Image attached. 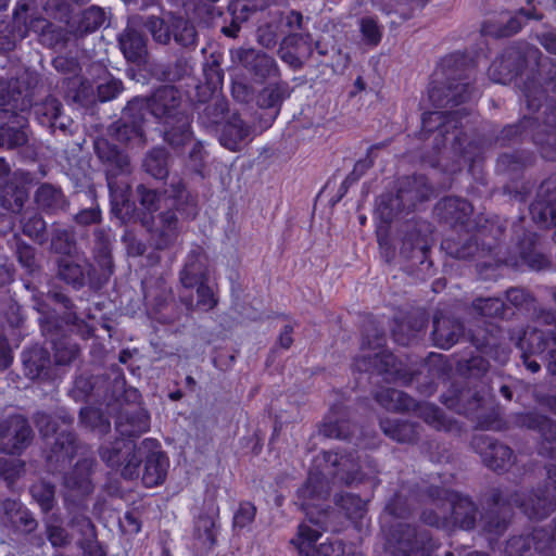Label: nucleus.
I'll return each mask as SVG.
<instances>
[{
	"label": "nucleus",
	"mask_w": 556,
	"mask_h": 556,
	"mask_svg": "<svg viewBox=\"0 0 556 556\" xmlns=\"http://www.w3.org/2000/svg\"><path fill=\"white\" fill-rule=\"evenodd\" d=\"M519 345L523 352L541 355L556 345V331L533 328L525 333Z\"/></svg>",
	"instance_id": "49"
},
{
	"label": "nucleus",
	"mask_w": 556,
	"mask_h": 556,
	"mask_svg": "<svg viewBox=\"0 0 556 556\" xmlns=\"http://www.w3.org/2000/svg\"><path fill=\"white\" fill-rule=\"evenodd\" d=\"M434 212L439 223L465 230V233L444 238L441 248L456 260H473L478 256L476 269L483 280H496L503 265L536 271L552 266L551 260L538 250L539 236L532 231H525L516 244V255L507 256L503 250L506 223L498 215H478L473 231L470 232L473 205L466 199L444 197L435 204Z\"/></svg>",
	"instance_id": "2"
},
{
	"label": "nucleus",
	"mask_w": 556,
	"mask_h": 556,
	"mask_svg": "<svg viewBox=\"0 0 556 556\" xmlns=\"http://www.w3.org/2000/svg\"><path fill=\"white\" fill-rule=\"evenodd\" d=\"M105 22V12L102 8L91 5L67 20V27L74 39H83L96 33Z\"/></svg>",
	"instance_id": "32"
},
{
	"label": "nucleus",
	"mask_w": 556,
	"mask_h": 556,
	"mask_svg": "<svg viewBox=\"0 0 556 556\" xmlns=\"http://www.w3.org/2000/svg\"><path fill=\"white\" fill-rule=\"evenodd\" d=\"M431 193V185L425 175L404 176L397 179L395 193L381 195L377 211L388 215L389 219L396 218L401 214L414 212L419 204L430 199Z\"/></svg>",
	"instance_id": "7"
},
{
	"label": "nucleus",
	"mask_w": 556,
	"mask_h": 556,
	"mask_svg": "<svg viewBox=\"0 0 556 556\" xmlns=\"http://www.w3.org/2000/svg\"><path fill=\"white\" fill-rule=\"evenodd\" d=\"M36 425L43 438L55 434L49 454L47 455V460L49 463L55 462L61 467L70 465L78 451L76 433L73 430L56 432L55 421L47 414H39L36 417Z\"/></svg>",
	"instance_id": "14"
},
{
	"label": "nucleus",
	"mask_w": 556,
	"mask_h": 556,
	"mask_svg": "<svg viewBox=\"0 0 556 556\" xmlns=\"http://www.w3.org/2000/svg\"><path fill=\"white\" fill-rule=\"evenodd\" d=\"M96 462L91 457L79 458L71 471L64 476V485L80 495H89L94 490L91 476Z\"/></svg>",
	"instance_id": "34"
},
{
	"label": "nucleus",
	"mask_w": 556,
	"mask_h": 556,
	"mask_svg": "<svg viewBox=\"0 0 556 556\" xmlns=\"http://www.w3.org/2000/svg\"><path fill=\"white\" fill-rule=\"evenodd\" d=\"M478 505L469 495L460 492L452 493L450 513L447 514V530L471 531L476 528Z\"/></svg>",
	"instance_id": "26"
},
{
	"label": "nucleus",
	"mask_w": 556,
	"mask_h": 556,
	"mask_svg": "<svg viewBox=\"0 0 556 556\" xmlns=\"http://www.w3.org/2000/svg\"><path fill=\"white\" fill-rule=\"evenodd\" d=\"M249 136V128L239 113L231 116L222 125L220 144L230 151H237L240 143Z\"/></svg>",
	"instance_id": "46"
},
{
	"label": "nucleus",
	"mask_w": 556,
	"mask_h": 556,
	"mask_svg": "<svg viewBox=\"0 0 556 556\" xmlns=\"http://www.w3.org/2000/svg\"><path fill=\"white\" fill-rule=\"evenodd\" d=\"M387 336L382 328L370 326L362 332V350L375 351L374 354H362L354 357L352 367L355 371L378 375L388 383L408 387L417 376V370L399 359L386 350Z\"/></svg>",
	"instance_id": "5"
},
{
	"label": "nucleus",
	"mask_w": 556,
	"mask_h": 556,
	"mask_svg": "<svg viewBox=\"0 0 556 556\" xmlns=\"http://www.w3.org/2000/svg\"><path fill=\"white\" fill-rule=\"evenodd\" d=\"M530 215L542 228L556 227V172L545 178L529 206Z\"/></svg>",
	"instance_id": "17"
},
{
	"label": "nucleus",
	"mask_w": 556,
	"mask_h": 556,
	"mask_svg": "<svg viewBox=\"0 0 556 556\" xmlns=\"http://www.w3.org/2000/svg\"><path fill=\"white\" fill-rule=\"evenodd\" d=\"M293 88L288 81L279 80L265 86L256 96V104L260 109L269 110L270 124L280 113L282 103L290 98Z\"/></svg>",
	"instance_id": "35"
},
{
	"label": "nucleus",
	"mask_w": 556,
	"mask_h": 556,
	"mask_svg": "<svg viewBox=\"0 0 556 556\" xmlns=\"http://www.w3.org/2000/svg\"><path fill=\"white\" fill-rule=\"evenodd\" d=\"M510 307L501 298L478 296L470 304L471 312L480 317L506 319Z\"/></svg>",
	"instance_id": "53"
},
{
	"label": "nucleus",
	"mask_w": 556,
	"mask_h": 556,
	"mask_svg": "<svg viewBox=\"0 0 556 556\" xmlns=\"http://www.w3.org/2000/svg\"><path fill=\"white\" fill-rule=\"evenodd\" d=\"M3 508L5 515L10 518V521L17 530L30 533L37 528V520L34 518L30 510L23 507L20 502L15 500H5L3 502Z\"/></svg>",
	"instance_id": "52"
},
{
	"label": "nucleus",
	"mask_w": 556,
	"mask_h": 556,
	"mask_svg": "<svg viewBox=\"0 0 556 556\" xmlns=\"http://www.w3.org/2000/svg\"><path fill=\"white\" fill-rule=\"evenodd\" d=\"M440 402L450 410L469 419L484 408L485 392L482 387L479 388L468 381H453L441 394Z\"/></svg>",
	"instance_id": "12"
},
{
	"label": "nucleus",
	"mask_w": 556,
	"mask_h": 556,
	"mask_svg": "<svg viewBox=\"0 0 556 556\" xmlns=\"http://www.w3.org/2000/svg\"><path fill=\"white\" fill-rule=\"evenodd\" d=\"M471 445L481 456L484 466L495 472H505L513 465L514 451L490 435H475Z\"/></svg>",
	"instance_id": "18"
},
{
	"label": "nucleus",
	"mask_w": 556,
	"mask_h": 556,
	"mask_svg": "<svg viewBox=\"0 0 556 556\" xmlns=\"http://www.w3.org/2000/svg\"><path fill=\"white\" fill-rule=\"evenodd\" d=\"M522 18L541 22L544 18V14L534 7L531 9L519 8L506 23H497L492 20L483 21L480 31L483 36L496 39L509 38L517 35L523 28L525 23Z\"/></svg>",
	"instance_id": "25"
},
{
	"label": "nucleus",
	"mask_w": 556,
	"mask_h": 556,
	"mask_svg": "<svg viewBox=\"0 0 556 556\" xmlns=\"http://www.w3.org/2000/svg\"><path fill=\"white\" fill-rule=\"evenodd\" d=\"M79 422L101 435L111 431V421L109 417L97 407L86 406L80 408Z\"/></svg>",
	"instance_id": "58"
},
{
	"label": "nucleus",
	"mask_w": 556,
	"mask_h": 556,
	"mask_svg": "<svg viewBox=\"0 0 556 556\" xmlns=\"http://www.w3.org/2000/svg\"><path fill=\"white\" fill-rule=\"evenodd\" d=\"M99 455L108 467L121 469L125 480L134 481L141 473V482L146 488L162 485L166 480L169 459L156 439L146 438L139 445L114 440L102 444Z\"/></svg>",
	"instance_id": "4"
},
{
	"label": "nucleus",
	"mask_w": 556,
	"mask_h": 556,
	"mask_svg": "<svg viewBox=\"0 0 556 556\" xmlns=\"http://www.w3.org/2000/svg\"><path fill=\"white\" fill-rule=\"evenodd\" d=\"M42 22L43 24L38 34V40L43 47L48 49H63L71 39H74L70 27H62L47 20Z\"/></svg>",
	"instance_id": "50"
},
{
	"label": "nucleus",
	"mask_w": 556,
	"mask_h": 556,
	"mask_svg": "<svg viewBox=\"0 0 556 556\" xmlns=\"http://www.w3.org/2000/svg\"><path fill=\"white\" fill-rule=\"evenodd\" d=\"M219 519V506L214 501L204 503L199 515L194 518V533L199 539L214 546L217 543V520Z\"/></svg>",
	"instance_id": "39"
},
{
	"label": "nucleus",
	"mask_w": 556,
	"mask_h": 556,
	"mask_svg": "<svg viewBox=\"0 0 556 556\" xmlns=\"http://www.w3.org/2000/svg\"><path fill=\"white\" fill-rule=\"evenodd\" d=\"M489 76L494 83L516 84L526 108L539 112L546 92L556 93V63L541 61V52L528 43L516 42L506 47L491 63Z\"/></svg>",
	"instance_id": "3"
},
{
	"label": "nucleus",
	"mask_w": 556,
	"mask_h": 556,
	"mask_svg": "<svg viewBox=\"0 0 556 556\" xmlns=\"http://www.w3.org/2000/svg\"><path fill=\"white\" fill-rule=\"evenodd\" d=\"M513 502L521 508L530 519L544 520L556 510V465L547 467V479L532 489L527 498Z\"/></svg>",
	"instance_id": "11"
},
{
	"label": "nucleus",
	"mask_w": 556,
	"mask_h": 556,
	"mask_svg": "<svg viewBox=\"0 0 556 556\" xmlns=\"http://www.w3.org/2000/svg\"><path fill=\"white\" fill-rule=\"evenodd\" d=\"M256 7L249 0H230L227 10L223 13L224 25L220 31L228 38H236L241 29V25L249 20Z\"/></svg>",
	"instance_id": "36"
},
{
	"label": "nucleus",
	"mask_w": 556,
	"mask_h": 556,
	"mask_svg": "<svg viewBox=\"0 0 556 556\" xmlns=\"http://www.w3.org/2000/svg\"><path fill=\"white\" fill-rule=\"evenodd\" d=\"M318 457H321L325 468L332 479L346 486L357 485L366 481H369L372 486L377 485L376 477H368L362 471L354 452L345 450L321 451Z\"/></svg>",
	"instance_id": "10"
},
{
	"label": "nucleus",
	"mask_w": 556,
	"mask_h": 556,
	"mask_svg": "<svg viewBox=\"0 0 556 556\" xmlns=\"http://www.w3.org/2000/svg\"><path fill=\"white\" fill-rule=\"evenodd\" d=\"M380 223L376 226V239L379 254L387 264H392L396 257V247L393 242L391 224L394 218H388V215L379 214Z\"/></svg>",
	"instance_id": "51"
},
{
	"label": "nucleus",
	"mask_w": 556,
	"mask_h": 556,
	"mask_svg": "<svg viewBox=\"0 0 556 556\" xmlns=\"http://www.w3.org/2000/svg\"><path fill=\"white\" fill-rule=\"evenodd\" d=\"M29 191L24 182L9 179L0 185V206L11 213L22 212Z\"/></svg>",
	"instance_id": "42"
},
{
	"label": "nucleus",
	"mask_w": 556,
	"mask_h": 556,
	"mask_svg": "<svg viewBox=\"0 0 556 556\" xmlns=\"http://www.w3.org/2000/svg\"><path fill=\"white\" fill-rule=\"evenodd\" d=\"M179 280L187 289H193L195 285L208 281L207 260L200 245L187 254Z\"/></svg>",
	"instance_id": "30"
},
{
	"label": "nucleus",
	"mask_w": 556,
	"mask_h": 556,
	"mask_svg": "<svg viewBox=\"0 0 556 556\" xmlns=\"http://www.w3.org/2000/svg\"><path fill=\"white\" fill-rule=\"evenodd\" d=\"M510 521V511L485 508L480 515V534L485 538L489 545L493 548L507 531Z\"/></svg>",
	"instance_id": "31"
},
{
	"label": "nucleus",
	"mask_w": 556,
	"mask_h": 556,
	"mask_svg": "<svg viewBox=\"0 0 556 556\" xmlns=\"http://www.w3.org/2000/svg\"><path fill=\"white\" fill-rule=\"evenodd\" d=\"M150 113L149 97H135L129 100L123 110V118L143 127L147 114Z\"/></svg>",
	"instance_id": "64"
},
{
	"label": "nucleus",
	"mask_w": 556,
	"mask_h": 556,
	"mask_svg": "<svg viewBox=\"0 0 556 556\" xmlns=\"http://www.w3.org/2000/svg\"><path fill=\"white\" fill-rule=\"evenodd\" d=\"M321 536V530L311 527L306 522H301L298 527L296 535L291 540V544L295 546L300 556L313 555L316 542Z\"/></svg>",
	"instance_id": "55"
},
{
	"label": "nucleus",
	"mask_w": 556,
	"mask_h": 556,
	"mask_svg": "<svg viewBox=\"0 0 556 556\" xmlns=\"http://www.w3.org/2000/svg\"><path fill=\"white\" fill-rule=\"evenodd\" d=\"M334 504L353 522L362 520L367 513V501H364L354 493H337L334 495Z\"/></svg>",
	"instance_id": "54"
},
{
	"label": "nucleus",
	"mask_w": 556,
	"mask_h": 556,
	"mask_svg": "<svg viewBox=\"0 0 556 556\" xmlns=\"http://www.w3.org/2000/svg\"><path fill=\"white\" fill-rule=\"evenodd\" d=\"M225 73L218 61L205 63L203 66V81H199L194 88L192 100L204 103L222 89Z\"/></svg>",
	"instance_id": "38"
},
{
	"label": "nucleus",
	"mask_w": 556,
	"mask_h": 556,
	"mask_svg": "<svg viewBox=\"0 0 556 556\" xmlns=\"http://www.w3.org/2000/svg\"><path fill=\"white\" fill-rule=\"evenodd\" d=\"M151 417L142 407L121 408L115 419V430L121 438L116 440L132 442L150 430Z\"/></svg>",
	"instance_id": "23"
},
{
	"label": "nucleus",
	"mask_w": 556,
	"mask_h": 556,
	"mask_svg": "<svg viewBox=\"0 0 556 556\" xmlns=\"http://www.w3.org/2000/svg\"><path fill=\"white\" fill-rule=\"evenodd\" d=\"M379 426L382 432L397 443L415 444L419 440V428L417 422L402 419L380 418Z\"/></svg>",
	"instance_id": "41"
},
{
	"label": "nucleus",
	"mask_w": 556,
	"mask_h": 556,
	"mask_svg": "<svg viewBox=\"0 0 556 556\" xmlns=\"http://www.w3.org/2000/svg\"><path fill=\"white\" fill-rule=\"evenodd\" d=\"M110 192L111 213L123 224L135 218L137 206L131 199V187L128 181L108 187Z\"/></svg>",
	"instance_id": "37"
},
{
	"label": "nucleus",
	"mask_w": 556,
	"mask_h": 556,
	"mask_svg": "<svg viewBox=\"0 0 556 556\" xmlns=\"http://www.w3.org/2000/svg\"><path fill=\"white\" fill-rule=\"evenodd\" d=\"M190 100L193 103V110L198 113V123L205 128H213L222 124L228 113V101L225 98L200 103L192 100V96H190Z\"/></svg>",
	"instance_id": "43"
},
{
	"label": "nucleus",
	"mask_w": 556,
	"mask_h": 556,
	"mask_svg": "<svg viewBox=\"0 0 556 556\" xmlns=\"http://www.w3.org/2000/svg\"><path fill=\"white\" fill-rule=\"evenodd\" d=\"M22 363L25 376L30 380L43 382L54 379L51 355L48 349L34 344L22 352Z\"/></svg>",
	"instance_id": "27"
},
{
	"label": "nucleus",
	"mask_w": 556,
	"mask_h": 556,
	"mask_svg": "<svg viewBox=\"0 0 556 556\" xmlns=\"http://www.w3.org/2000/svg\"><path fill=\"white\" fill-rule=\"evenodd\" d=\"M173 37L174 41L185 48L195 47L198 41V33L194 25L181 17L173 16Z\"/></svg>",
	"instance_id": "59"
},
{
	"label": "nucleus",
	"mask_w": 556,
	"mask_h": 556,
	"mask_svg": "<svg viewBox=\"0 0 556 556\" xmlns=\"http://www.w3.org/2000/svg\"><path fill=\"white\" fill-rule=\"evenodd\" d=\"M34 431L23 415H13L0 421V452L20 456L29 446Z\"/></svg>",
	"instance_id": "16"
},
{
	"label": "nucleus",
	"mask_w": 556,
	"mask_h": 556,
	"mask_svg": "<svg viewBox=\"0 0 556 556\" xmlns=\"http://www.w3.org/2000/svg\"><path fill=\"white\" fill-rule=\"evenodd\" d=\"M434 228L426 219L412 217L404 220L399 229L400 255L419 266V270L427 275L434 273L433 262L430 258L432 247V233Z\"/></svg>",
	"instance_id": "8"
},
{
	"label": "nucleus",
	"mask_w": 556,
	"mask_h": 556,
	"mask_svg": "<svg viewBox=\"0 0 556 556\" xmlns=\"http://www.w3.org/2000/svg\"><path fill=\"white\" fill-rule=\"evenodd\" d=\"M150 114L163 125L164 141L173 149L184 148L192 141L193 115L181 108L182 96L175 86L164 85L149 97Z\"/></svg>",
	"instance_id": "6"
},
{
	"label": "nucleus",
	"mask_w": 556,
	"mask_h": 556,
	"mask_svg": "<svg viewBox=\"0 0 556 556\" xmlns=\"http://www.w3.org/2000/svg\"><path fill=\"white\" fill-rule=\"evenodd\" d=\"M94 152L104 167L108 187L128 181L131 168L129 156L124 150L100 138L94 141Z\"/></svg>",
	"instance_id": "15"
},
{
	"label": "nucleus",
	"mask_w": 556,
	"mask_h": 556,
	"mask_svg": "<svg viewBox=\"0 0 556 556\" xmlns=\"http://www.w3.org/2000/svg\"><path fill=\"white\" fill-rule=\"evenodd\" d=\"M465 337V325L458 317L437 311L432 320L431 340L434 346L450 350Z\"/></svg>",
	"instance_id": "24"
},
{
	"label": "nucleus",
	"mask_w": 556,
	"mask_h": 556,
	"mask_svg": "<svg viewBox=\"0 0 556 556\" xmlns=\"http://www.w3.org/2000/svg\"><path fill=\"white\" fill-rule=\"evenodd\" d=\"M118 47L127 62L142 65L148 60V38L136 28L127 26L118 35Z\"/></svg>",
	"instance_id": "29"
},
{
	"label": "nucleus",
	"mask_w": 556,
	"mask_h": 556,
	"mask_svg": "<svg viewBox=\"0 0 556 556\" xmlns=\"http://www.w3.org/2000/svg\"><path fill=\"white\" fill-rule=\"evenodd\" d=\"M236 59L254 83L263 84L266 79L279 74L276 60L263 51L239 48L236 51Z\"/></svg>",
	"instance_id": "21"
},
{
	"label": "nucleus",
	"mask_w": 556,
	"mask_h": 556,
	"mask_svg": "<svg viewBox=\"0 0 556 556\" xmlns=\"http://www.w3.org/2000/svg\"><path fill=\"white\" fill-rule=\"evenodd\" d=\"M488 356L472 355L467 359L457 362V371L466 378H480L486 374L490 367Z\"/></svg>",
	"instance_id": "63"
},
{
	"label": "nucleus",
	"mask_w": 556,
	"mask_h": 556,
	"mask_svg": "<svg viewBox=\"0 0 556 556\" xmlns=\"http://www.w3.org/2000/svg\"><path fill=\"white\" fill-rule=\"evenodd\" d=\"M89 266L90 262L87 260H84L81 263L67 258L61 260L59 262V277L76 290L81 289L86 285L90 288Z\"/></svg>",
	"instance_id": "45"
},
{
	"label": "nucleus",
	"mask_w": 556,
	"mask_h": 556,
	"mask_svg": "<svg viewBox=\"0 0 556 556\" xmlns=\"http://www.w3.org/2000/svg\"><path fill=\"white\" fill-rule=\"evenodd\" d=\"M386 545L392 556H432L440 546L429 530L405 522L391 526Z\"/></svg>",
	"instance_id": "9"
},
{
	"label": "nucleus",
	"mask_w": 556,
	"mask_h": 556,
	"mask_svg": "<svg viewBox=\"0 0 556 556\" xmlns=\"http://www.w3.org/2000/svg\"><path fill=\"white\" fill-rule=\"evenodd\" d=\"M477 412L476 416L469 417L476 421V428L481 430L504 431L507 429V422L502 418L498 405L492 407L488 412Z\"/></svg>",
	"instance_id": "62"
},
{
	"label": "nucleus",
	"mask_w": 556,
	"mask_h": 556,
	"mask_svg": "<svg viewBox=\"0 0 556 556\" xmlns=\"http://www.w3.org/2000/svg\"><path fill=\"white\" fill-rule=\"evenodd\" d=\"M328 494V481L324 472L317 470L308 471L305 482L296 492L301 507L306 511L311 507H317L319 505L318 502L325 500Z\"/></svg>",
	"instance_id": "33"
},
{
	"label": "nucleus",
	"mask_w": 556,
	"mask_h": 556,
	"mask_svg": "<svg viewBox=\"0 0 556 556\" xmlns=\"http://www.w3.org/2000/svg\"><path fill=\"white\" fill-rule=\"evenodd\" d=\"M173 14L167 17L150 16L146 26L151 33L153 39L163 45L169 43L173 37Z\"/></svg>",
	"instance_id": "60"
},
{
	"label": "nucleus",
	"mask_w": 556,
	"mask_h": 556,
	"mask_svg": "<svg viewBox=\"0 0 556 556\" xmlns=\"http://www.w3.org/2000/svg\"><path fill=\"white\" fill-rule=\"evenodd\" d=\"M536 154L532 150L516 149L511 152L500 153L495 161V172L506 177L511 182L525 178L527 169L536 163Z\"/></svg>",
	"instance_id": "22"
},
{
	"label": "nucleus",
	"mask_w": 556,
	"mask_h": 556,
	"mask_svg": "<svg viewBox=\"0 0 556 556\" xmlns=\"http://www.w3.org/2000/svg\"><path fill=\"white\" fill-rule=\"evenodd\" d=\"M96 236V245L93 248V260L94 263H90L89 266V277L90 279V289L93 291L101 290L110 280L111 276L114 273V263L112 257V252L110 248V242L105 238V233L103 230H97L94 232Z\"/></svg>",
	"instance_id": "20"
},
{
	"label": "nucleus",
	"mask_w": 556,
	"mask_h": 556,
	"mask_svg": "<svg viewBox=\"0 0 556 556\" xmlns=\"http://www.w3.org/2000/svg\"><path fill=\"white\" fill-rule=\"evenodd\" d=\"M375 401L389 412H409L416 406V400L394 388H381L374 394Z\"/></svg>",
	"instance_id": "47"
},
{
	"label": "nucleus",
	"mask_w": 556,
	"mask_h": 556,
	"mask_svg": "<svg viewBox=\"0 0 556 556\" xmlns=\"http://www.w3.org/2000/svg\"><path fill=\"white\" fill-rule=\"evenodd\" d=\"M55 365L65 366L73 363L79 356V345L68 338L62 337L52 342Z\"/></svg>",
	"instance_id": "61"
},
{
	"label": "nucleus",
	"mask_w": 556,
	"mask_h": 556,
	"mask_svg": "<svg viewBox=\"0 0 556 556\" xmlns=\"http://www.w3.org/2000/svg\"><path fill=\"white\" fill-rule=\"evenodd\" d=\"M546 105L543 113V125L547 131L532 134V142L536 146L542 159L548 162L556 161V99L551 98L547 100L545 96Z\"/></svg>",
	"instance_id": "28"
},
{
	"label": "nucleus",
	"mask_w": 556,
	"mask_h": 556,
	"mask_svg": "<svg viewBox=\"0 0 556 556\" xmlns=\"http://www.w3.org/2000/svg\"><path fill=\"white\" fill-rule=\"evenodd\" d=\"M410 410H415L419 418L438 431L443 430L450 432L456 428V420L448 418L444 412L434 404L427 402L420 403L416 401V406Z\"/></svg>",
	"instance_id": "48"
},
{
	"label": "nucleus",
	"mask_w": 556,
	"mask_h": 556,
	"mask_svg": "<svg viewBox=\"0 0 556 556\" xmlns=\"http://www.w3.org/2000/svg\"><path fill=\"white\" fill-rule=\"evenodd\" d=\"M470 342L478 352L489 358L505 364L510 354V336L503 327L494 323H484L482 327L471 330Z\"/></svg>",
	"instance_id": "13"
},
{
	"label": "nucleus",
	"mask_w": 556,
	"mask_h": 556,
	"mask_svg": "<svg viewBox=\"0 0 556 556\" xmlns=\"http://www.w3.org/2000/svg\"><path fill=\"white\" fill-rule=\"evenodd\" d=\"M357 430L356 424L351 419V412L343 403L338 402L330 406L319 425V433L328 439L351 442Z\"/></svg>",
	"instance_id": "19"
},
{
	"label": "nucleus",
	"mask_w": 556,
	"mask_h": 556,
	"mask_svg": "<svg viewBox=\"0 0 556 556\" xmlns=\"http://www.w3.org/2000/svg\"><path fill=\"white\" fill-rule=\"evenodd\" d=\"M143 167L155 179H165L168 176V153L164 148H152L143 160Z\"/></svg>",
	"instance_id": "56"
},
{
	"label": "nucleus",
	"mask_w": 556,
	"mask_h": 556,
	"mask_svg": "<svg viewBox=\"0 0 556 556\" xmlns=\"http://www.w3.org/2000/svg\"><path fill=\"white\" fill-rule=\"evenodd\" d=\"M476 67V61L466 51H455L440 60L428 94L434 106L450 110L424 112L417 137L425 143L431 139V151L420 153L422 164L447 175L467 167V172L484 185L482 168L488 150L521 143L528 136L532 140L540 123L536 117L525 115L497 131L495 123L479 122L472 108L456 109L475 98Z\"/></svg>",
	"instance_id": "1"
},
{
	"label": "nucleus",
	"mask_w": 556,
	"mask_h": 556,
	"mask_svg": "<svg viewBox=\"0 0 556 556\" xmlns=\"http://www.w3.org/2000/svg\"><path fill=\"white\" fill-rule=\"evenodd\" d=\"M35 202L47 214H56L65 211L68 201L60 187L52 184H41L35 192Z\"/></svg>",
	"instance_id": "44"
},
{
	"label": "nucleus",
	"mask_w": 556,
	"mask_h": 556,
	"mask_svg": "<svg viewBox=\"0 0 556 556\" xmlns=\"http://www.w3.org/2000/svg\"><path fill=\"white\" fill-rule=\"evenodd\" d=\"M504 302L507 304V307H510L507 320L518 315L528 317L536 312V298L528 289L510 287L504 292Z\"/></svg>",
	"instance_id": "40"
},
{
	"label": "nucleus",
	"mask_w": 556,
	"mask_h": 556,
	"mask_svg": "<svg viewBox=\"0 0 556 556\" xmlns=\"http://www.w3.org/2000/svg\"><path fill=\"white\" fill-rule=\"evenodd\" d=\"M36 114L43 118V122H48L51 127H58L65 131L66 125L63 122V104L59 99L54 97L46 98L45 101L37 105Z\"/></svg>",
	"instance_id": "57"
}]
</instances>
